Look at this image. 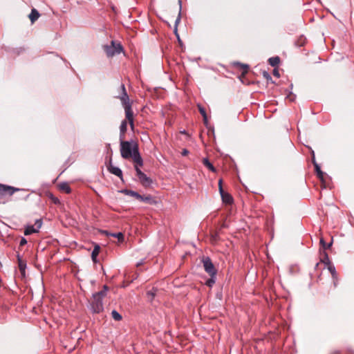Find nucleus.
Listing matches in <instances>:
<instances>
[{"instance_id": "obj_1", "label": "nucleus", "mask_w": 354, "mask_h": 354, "mask_svg": "<svg viewBox=\"0 0 354 354\" xmlns=\"http://www.w3.org/2000/svg\"><path fill=\"white\" fill-rule=\"evenodd\" d=\"M107 286H104V289L98 292L93 295V297L91 301V310L94 313H99L103 310V303L102 299L106 295Z\"/></svg>"}, {"instance_id": "obj_2", "label": "nucleus", "mask_w": 354, "mask_h": 354, "mask_svg": "<svg viewBox=\"0 0 354 354\" xmlns=\"http://www.w3.org/2000/svg\"><path fill=\"white\" fill-rule=\"evenodd\" d=\"M105 52L109 57H113L119 54L122 50V47L119 43L112 41L111 44L104 47Z\"/></svg>"}, {"instance_id": "obj_3", "label": "nucleus", "mask_w": 354, "mask_h": 354, "mask_svg": "<svg viewBox=\"0 0 354 354\" xmlns=\"http://www.w3.org/2000/svg\"><path fill=\"white\" fill-rule=\"evenodd\" d=\"M120 151L121 156L124 158H129L131 157L133 153V149L131 148V145L128 141H122L120 142Z\"/></svg>"}, {"instance_id": "obj_4", "label": "nucleus", "mask_w": 354, "mask_h": 354, "mask_svg": "<svg viewBox=\"0 0 354 354\" xmlns=\"http://www.w3.org/2000/svg\"><path fill=\"white\" fill-rule=\"evenodd\" d=\"M203 263L205 270L209 274V276L215 277L216 274V270L215 269L210 259L208 257L204 258L203 259Z\"/></svg>"}, {"instance_id": "obj_5", "label": "nucleus", "mask_w": 354, "mask_h": 354, "mask_svg": "<svg viewBox=\"0 0 354 354\" xmlns=\"http://www.w3.org/2000/svg\"><path fill=\"white\" fill-rule=\"evenodd\" d=\"M136 171L137 173V176L142 183V185L145 187H149L151 183V180L137 166L135 167Z\"/></svg>"}, {"instance_id": "obj_6", "label": "nucleus", "mask_w": 354, "mask_h": 354, "mask_svg": "<svg viewBox=\"0 0 354 354\" xmlns=\"http://www.w3.org/2000/svg\"><path fill=\"white\" fill-rule=\"evenodd\" d=\"M42 221L40 219H37L35 221V223L34 225H28L26 227L24 231L25 235H30L32 233H37L39 232V230L41 227Z\"/></svg>"}, {"instance_id": "obj_7", "label": "nucleus", "mask_w": 354, "mask_h": 354, "mask_svg": "<svg viewBox=\"0 0 354 354\" xmlns=\"http://www.w3.org/2000/svg\"><path fill=\"white\" fill-rule=\"evenodd\" d=\"M124 109L125 111L126 119L129 122L131 129H133V112L131 109V105H127Z\"/></svg>"}, {"instance_id": "obj_8", "label": "nucleus", "mask_w": 354, "mask_h": 354, "mask_svg": "<svg viewBox=\"0 0 354 354\" xmlns=\"http://www.w3.org/2000/svg\"><path fill=\"white\" fill-rule=\"evenodd\" d=\"M120 88H121V90H122V94L118 97L121 100L122 104L123 105V107L124 108L125 106H127V105H131L130 102H129V96H128V95L127 93L124 85L122 84Z\"/></svg>"}, {"instance_id": "obj_9", "label": "nucleus", "mask_w": 354, "mask_h": 354, "mask_svg": "<svg viewBox=\"0 0 354 354\" xmlns=\"http://www.w3.org/2000/svg\"><path fill=\"white\" fill-rule=\"evenodd\" d=\"M19 190V189L15 188L13 187L0 184V195L8 194L9 195L11 196L15 192H17Z\"/></svg>"}, {"instance_id": "obj_10", "label": "nucleus", "mask_w": 354, "mask_h": 354, "mask_svg": "<svg viewBox=\"0 0 354 354\" xmlns=\"http://www.w3.org/2000/svg\"><path fill=\"white\" fill-rule=\"evenodd\" d=\"M122 192L125 193L127 195L133 196V197L136 198L137 199H138L140 201H149L151 199L150 197H148V196L144 197V196L140 195L138 193H137L134 191H132V190L124 189L122 191Z\"/></svg>"}, {"instance_id": "obj_11", "label": "nucleus", "mask_w": 354, "mask_h": 354, "mask_svg": "<svg viewBox=\"0 0 354 354\" xmlns=\"http://www.w3.org/2000/svg\"><path fill=\"white\" fill-rule=\"evenodd\" d=\"M323 261L324 263H327L328 264V269L329 272L332 274L333 278L334 279H336V277H337V272H336V270H335V268L334 266L330 264L329 259H328V254L326 252H324V260H323Z\"/></svg>"}, {"instance_id": "obj_12", "label": "nucleus", "mask_w": 354, "mask_h": 354, "mask_svg": "<svg viewBox=\"0 0 354 354\" xmlns=\"http://www.w3.org/2000/svg\"><path fill=\"white\" fill-rule=\"evenodd\" d=\"M131 157L133 158V161L136 163V166L138 167V165H139V166L142 165V158H141L140 153H138V151L136 147L133 148V155L131 156Z\"/></svg>"}, {"instance_id": "obj_13", "label": "nucleus", "mask_w": 354, "mask_h": 354, "mask_svg": "<svg viewBox=\"0 0 354 354\" xmlns=\"http://www.w3.org/2000/svg\"><path fill=\"white\" fill-rule=\"evenodd\" d=\"M178 4H179V11H178V17H177V18H176V19L175 21L174 32H175V34L176 35V36L178 37V38H179L178 35L177 34V26L180 23V15H181V9H182V1H181V0H178Z\"/></svg>"}, {"instance_id": "obj_14", "label": "nucleus", "mask_w": 354, "mask_h": 354, "mask_svg": "<svg viewBox=\"0 0 354 354\" xmlns=\"http://www.w3.org/2000/svg\"><path fill=\"white\" fill-rule=\"evenodd\" d=\"M109 171L111 174H114V175H115V176H117L118 177H121L122 175V170L119 167H115V166H113L112 165H110L109 166Z\"/></svg>"}, {"instance_id": "obj_15", "label": "nucleus", "mask_w": 354, "mask_h": 354, "mask_svg": "<svg viewBox=\"0 0 354 354\" xmlns=\"http://www.w3.org/2000/svg\"><path fill=\"white\" fill-rule=\"evenodd\" d=\"M222 200L224 203L230 204L232 202V198L230 194L223 192L220 193Z\"/></svg>"}, {"instance_id": "obj_16", "label": "nucleus", "mask_w": 354, "mask_h": 354, "mask_svg": "<svg viewBox=\"0 0 354 354\" xmlns=\"http://www.w3.org/2000/svg\"><path fill=\"white\" fill-rule=\"evenodd\" d=\"M127 121L126 120L122 121L120 127V139H123L124 134L127 131Z\"/></svg>"}, {"instance_id": "obj_17", "label": "nucleus", "mask_w": 354, "mask_h": 354, "mask_svg": "<svg viewBox=\"0 0 354 354\" xmlns=\"http://www.w3.org/2000/svg\"><path fill=\"white\" fill-rule=\"evenodd\" d=\"M39 17V12L35 10L32 9L30 14L29 15V18L32 23H34Z\"/></svg>"}, {"instance_id": "obj_18", "label": "nucleus", "mask_w": 354, "mask_h": 354, "mask_svg": "<svg viewBox=\"0 0 354 354\" xmlns=\"http://www.w3.org/2000/svg\"><path fill=\"white\" fill-rule=\"evenodd\" d=\"M198 110H199L201 114L203 115L204 123L205 124H207V116L205 109L203 106H201V105H198Z\"/></svg>"}, {"instance_id": "obj_19", "label": "nucleus", "mask_w": 354, "mask_h": 354, "mask_svg": "<svg viewBox=\"0 0 354 354\" xmlns=\"http://www.w3.org/2000/svg\"><path fill=\"white\" fill-rule=\"evenodd\" d=\"M59 187L61 190L65 192L66 193L71 192V188L66 183H62L59 184Z\"/></svg>"}, {"instance_id": "obj_20", "label": "nucleus", "mask_w": 354, "mask_h": 354, "mask_svg": "<svg viewBox=\"0 0 354 354\" xmlns=\"http://www.w3.org/2000/svg\"><path fill=\"white\" fill-rule=\"evenodd\" d=\"M279 57H270L269 59H268V62H269V64L272 66H276L279 64Z\"/></svg>"}, {"instance_id": "obj_21", "label": "nucleus", "mask_w": 354, "mask_h": 354, "mask_svg": "<svg viewBox=\"0 0 354 354\" xmlns=\"http://www.w3.org/2000/svg\"><path fill=\"white\" fill-rule=\"evenodd\" d=\"M203 162L205 166H206L209 169H210L211 171H215V169L214 167V166L212 165V164L208 160V159L207 158H204L203 160Z\"/></svg>"}, {"instance_id": "obj_22", "label": "nucleus", "mask_w": 354, "mask_h": 354, "mask_svg": "<svg viewBox=\"0 0 354 354\" xmlns=\"http://www.w3.org/2000/svg\"><path fill=\"white\" fill-rule=\"evenodd\" d=\"M99 252H100V246L96 245L94 248V249L91 253V257H92V259L93 261H95V259H96L97 256L98 255Z\"/></svg>"}, {"instance_id": "obj_23", "label": "nucleus", "mask_w": 354, "mask_h": 354, "mask_svg": "<svg viewBox=\"0 0 354 354\" xmlns=\"http://www.w3.org/2000/svg\"><path fill=\"white\" fill-rule=\"evenodd\" d=\"M111 315L113 319L115 321H120L122 319V316L116 310H113L111 312Z\"/></svg>"}, {"instance_id": "obj_24", "label": "nucleus", "mask_w": 354, "mask_h": 354, "mask_svg": "<svg viewBox=\"0 0 354 354\" xmlns=\"http://www.w3.org/2000/svg\"><path fill=\"white\" fill-rule=\"evenodd\" d=\"M314 165L318 177L322 179L324 173L321 171L319 166L317 163H314Z\"/></svg>"}, {"instance_id": "obj_25", "label": "nucleus", "mask_w": 354, "mask_h": 354, "mask_svg": "<svg viewBox=\"0 0 354 354\" xmlns=\"http://www.w3.org/2000/svg\"><path fill=\"white\" fill-rule=\"evenodd\" d=\"M111 235L112 236L118 238L120 241H122L124 239V236H123L122 233H121V232H119L117 234H111Z\"/></svg>"}, {"instance_id": "obj_26", "label": "nucleus", "mask_w": 354, "mask_h": 354, "mask_svg": "<svg viewBox=\"0 0 354 354\" xmlns=\"http://www.w3.org/2000/svg\"><path fill=\"white\" fill-rule=\"evenodd\" d=\"M320 244L322 245V246L324 248V249H326V248H329L331 245H332V243H328V245H326V243H325L324 239H320Z\"/></svg>"}, {"instance_id": "obj_27", "label": "nucleus", "mask_w": 354, "mask_h": 354, "mask_svg": "<svg viewBox=\"0 0 354 354\" xmlns=\"http://www.w3.org/2000/svg\"><path fill=\"white\" fill-rule=\"evenodd\" d=\"M215 283V277H211V278L207 281L206 283L208 286H212Z\"/></svg>"}, {"instance_id": "obj_28", "label": "nucleus", "mask_w": 354, "mask_h": 354, "mask_svg": "<svg viewBox=\"0 0 354 354\" xmlns=\"http://www.w3.org/2000/svg\"><path fill=\"white\" fill-rule=\"evenodd\" d=\"M50 198H51V199H52V201H53L55 204H59V203H60V201H59V200L57 198H56V197H55V196H51V197H50Z\"/></svg>"}, {"instance_id": "obj_29", "label": "nucleus", "mask_w": 354, "mask_h": 354, "mask_svg": "<svg viewBox=\"0 0 354 354\" xmlns=\"http://www.w3.org/2000/svg\"><path fill=\"white\" fill-rule=\"evenodd\" d=\"M19 267L20 270H21L22 272H24V270H25L26 265H25V264H24V263H21V262H19Z\"/></svg>"}, {"instance_id": "obj_30", "label": "nucleus", "mask_w": 354, "mask_h": 354, "mask_svg": "<svg viewBox=\"0 0 354 354\" xmlns=\"http://www.w3.org/2000/svg\"><path fill=\"white\" fill-rule=\"evenodd\" d=\"M218 188H219V192H223L224 190L223 189V187H222V180L220 179L219 181H218Z\"/></svg>"}, {"instance_id": "obj_31", "label": "nucleus", "mask_w": 354, "mask_h": 354, "mask_svg": "<svg viewBox=\"0 0 354 354\" xmlns=\"http://www.w3.org/2000/svg\"><path fill=\"white\" fill-rule=\"evenodd\" d=\"M27 243V241L25 238H22L20 241V245L23 246Z\"/></svg>"}, {"instance_id": "obj_32", "label": "nucleus", "mask_w": 354, "mask_h": 354, "mask_svg": "<svg viewBox=\"0 0 354 354\" xmlns=\"http://www.w3.org/2000/svg\"><path fill=\"white\" fill-rule=\"evenodd\" d=\"M273 75H274V76H276V77H279V71H278L277 70H276V69H274V70L273 71Z\"/></svg>"}, {"instance_id": "obj_33", "label": "nucleus", "mask_w": 354, "mask_h": 354, "mask_svg": "<svg viewBox=\"0 0 354 354\" xmlns=\"http://www.w3.org/2000/svg\"><path fill=\"white\" fill-rule=\"evenodd\" d=\"M241 66L245 69L244 73H247L248 69V66L245 64H242Z\"/></svg>"}, {"instance_id": "obj_34", "label": "nucleus", "mask_w": 354, "mask_h": 354, "mask_svg": "<svg viewBox=\"0 0 354 354\" xmlns=\"http://www.w3.org/2000/svg\"><path fill=\"white\" fill-rule=\"evenodd\" d=\"M288 97L289 98V100L290 101H293L295 100V96L292 94H290V95L288 96Z\"/></svg>"}, {"instance_id": "obj_35", "label": "nucleus", "mask_w": 354, "mask_h": 354, "mask_svg": "<svg viewBox=\"0 0 354 354\" xmlns=\"http://www.w3.org/2000/svg\"><path fill=\"white\" fill-rule=\"evenodd\" d=\"M188 153H189V151L187 149H184L182 152V155L186 156L187 154H188Z\"/></svg>"}]
</instances>
